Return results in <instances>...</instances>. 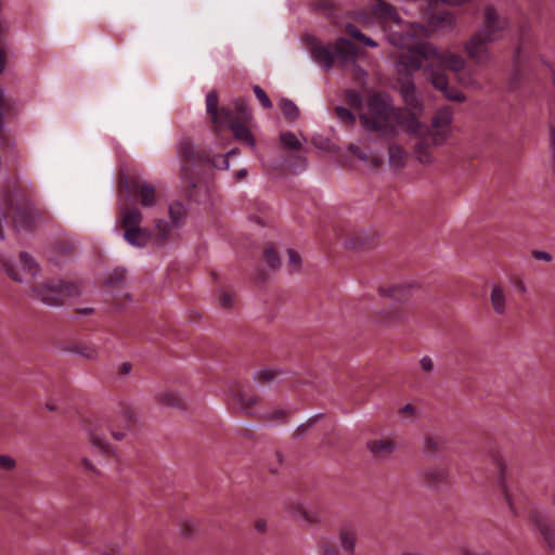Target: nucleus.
<instances>
[{"label":"nucleus","instance_id":"20","mask_svg":"<svg viewBox=\"0 0 555 555\" xmlns=\"http://www.w3.org/2000/svg\"><path fill=\"white\" fill-rule=\"evenodd\" d=\"M490 305L496 315H506L508 311V293L501 284L491 285Z\"/></svg>","mask_w":555,"mask_h":555},{"label":"nucleus","instance_id":"40","mask_svg":"<svg viewBox=\"0 0 555 555\" xmlns=\"http://www.w3.org/2000/svg\"><path fill=\"white\" fill-rule=\"evenodd\" d=\"M126 282V270L124 268L113 269L105 280V284L109 287H120Z\"/></svg>","mask_w":555,"mask_h":555},{"label":"nucleus","instance_id":"41","mask_svg":"<svg viewBox=\"0 0 555 555\" xmlns=\"http://www.w3.org/2000/svg\"><path fill=\"white\" fill-rule=\"evenodd\" d=\"M457 81L464 86L465 88L479 89L480 83L474 77V74L470 69H463L460 73L455 74Z\"/></svg>","mask_w":555,"mask_h":555},{"label":"nucleus","instance_id":"57","mask_svg":"<svg viewBox=\"0 0 555 555\" xmlns=\"http://www.w3.org/2000/svg\"><path fill=\"white\" fill-rule=\"evenodd\" d=\"M420 367L427 376H429L436 366L434 360L429 356H424L420 360Z\"/></svg>","mask_w":555,"mask_h":555},{"label":"nucleus","instance_id":"38","mask_svg":"<svg viewBox=\"0 0 555 555\" xmlns=\"http://www.w3.org/2000/svg\"><path fill=\"white\" fill-rule=\"evenodd\" d=\"M442 447V440L439 436L427 434L424 437L423 451L428 456H435Z\"/></svg>","mask_w":555,"mask_h":555},{"label":"nucleus","instance_id":"24","mask_svg":"<svg viewBox=\"0 0 555 555\" xmlns=\"http://www.w3.org/2000/svg\"><path fill=\"white\" fill-rule=\"evenodd\" d=\"M376 235L371 231H359L352 233L345 240L344 245L346 248L360 250L371 246L375 242Z\"/></svg>","mask_w":555,"mask_h":555},{"label":"nucleus","instance_id":"13","mask_svg":"<svg viewBox=\"0 0 555 555\" xmlns=\"http://www.w3.org/2000/svg\"><path fill=\"white\" fill-rule=\"evenodd\" d=\"M530 526L538 531L548 547H555V527L548 515L540 509H533L529 514Z\"/></svg>","mask_w":555,"mask_h":555},{"label":"nucleus","instance_id":"12","mask_svg":"<svg viewBox=\"0 0 555 555\" xmlns=\"http://www.w3.org/2000/svg\"><path fill=\"white\" fill-rule=\"evenodd\" d=\"M453 120L451 107L439 109L433 117L434 132L430 134L433 145H442L450 137V125Z\"/></svg>","mask_w":555,"mask_h":555},{"label":"nucleus","instance_id":"56","mask_svg":"<svg viewBox=\"0 0 555 555\" xmlns=\"http://www.w3.org/2000/svg\"><path fill=\"white\" fill-rule=\"evenodd\" d=\"M262 418L269 423H283L286 421V412L284 410H275L263 414Z\"/></svg>","mask_w":555,"mask_h":555},{"label":"nucleus","instance_id":"11","mask_svg":"<svg viewBox=\"0 0 555 555\" xmlns=\"http://www.w3.org/2000/svg\"><path fill=\"white\" fill-rule=\"evenodd\" d=\"M426 79L435 89L441 91L448 100L459 103L465 102L466 96L463 92L455 88L449 87L448 75L442 70L435 69L433 65H429L426 68Z\"/></svg>","mask_w":555,"mask_h":555},{"label":"nucleus","instance_id":"58","mask_svg":"<svg viewBox=\"0 0 555 555\" xmlns=\"http://www.w3.org/2000/svg\"><path fill=\"white\" fill-rule=\"evenodd\" d=\"M16 467V461L10 455H0V469L12 472Z\"/></svg>","mask_w":555,"mask_h":555},{"label":"nucleus","instance_id":"59","mask_svg":"<svg viewBox=\"0 0 555 555\" xmlns=\"http://www.w3.org/2000/svg\"><path fill=\"white\" fill-rule=\"evenodd\" d=\"M287 254H288V263H289V266L293 268L294 271L299 270L300 266H301V257H300V255L296 250H294V249H288Z\"/></svg>","mask_w":555,"mask_h":555},{"label":"nucleus","instance_id":"62","mask_svg":"<svg viewBox=\"0 0 555 555\" xmlns=\"http://www.w3.org/2000/svg\"><path fill=\"white\" fill-rule=\"evenodd\" d=\"M155 227H156V229L159 232L162 242H164L166 240V237H167V233L169 231V228H171V224H169V223H167V222H165L163 220H158L156 222Z\"/></svg>","mask_w":555,"mask_h":555},{"label":"nucleus","instance_id":"49","mask_svg":"<svg viewBox=\"0 0 555 555\" xmlns=\"http://www.w3.org/2000/svg\"><path fill=\"white\" fill-rule=\"evenodd\" d=\"M263 257H264L266 262L269 264V267L271 269H276L280 267L281 262H280L279 255L272 246H268L264 249Z\"/></svg>","mask_w":555,"mask_h":555},{"label":"nucleus","instance_id":"32","mask_svg":"<svg viewBox=\"0 0 555 555\" xmlns=\"http://www.w3.org/2000/svg\"><path fill=\"white\" fill-rule=\"evenodd\" d=\"M455 16L449 11L435 13L429 18V25L435 29L451 30L455 26Z\"/></svg>","mask_w":555,"mask_h":555},{"label":"nucleus","instance_id":"37","mask_svg":"<svg viewBox=\"0 0 555 555\" xmlns=\"http://www.w3.org/2000/svg\"><path fill=\"white\" fill-rule=\"evenodd\" d=\"M348 150L358 157L360 160L366 163L367 165L377 168L383 164V158L379 155H371L365 152H363L359 146L356 144H350Z\"/></svg>","mask_w":555,"mask_h":555},{"label":"nucleus","instance_id":"27","mask_svg":"<svg viewBox=\"0 0 555 555\" xmlns=\"http://www.w3.org/2000/svg\"><path fill=\"white\" fill-rule=\"evenodd\" d=\"M233 392L234 401L237 406L247 414H253L255 412V406L259 401V397L254 392L245 389H235Z\"/></svg>","mask_w":555,"mask_h":555},{"label":"nucleus","instance_id":"14","mask_svg":"<svg viewBox=\"0 0 555 555\" xmlns=\"http://www.w3.org/2000/svg\"><path fill=\"white\" fill-rule=\"evenodd\" d=\"M542 55L537 54L535 43L527 36H521L513 52V64L517 70H521L533 60L541 62Z\"/></svg>","mask_w":555,"mask_h":555},{"label":"nucleus","instance_id":"10","mask_svg":"<svg viewBox=\"0 0 555 555\" xmlns=\"http://www.w3.org/2000/svg\"><path fill=\"white\" fill-rule=\"evenodd\" d=\"M427 53V57L433 59L435 69H440L443 73H446V69H449L456 74L466 68V61L460 54L451 51H440L435 46L428 47Z\"/></svg>","mask_w":555,"mask_h":555},{"label":"nucleus","instance_id":"36","mask_svg":"<svg viewBox=\"0 0 555 555\" xmlns=\"http://www.w3.org/2000/svg\"><path fill=\"white\" fill-rule=\"evenodd\" d=\"M224 126H228L232 130L235 139L245 142L253 149L256 146V141L253 133L241 122H225Z\"/></svg>","mask_w":555,"mask_h":555},{"label":"nucleus","instance_id":"28","mask_svg":"<svg viewBox=\"0 0 555 555\" xmlns=\"http://www.w3.org/2000/svg\"><path fill=\"white\" fill-rule=\"evenodd\" d=\"M125 241L134 247H145L152 238V233L144 228L128 229L124 232Z\"/></svg>","mask_w":555,"mask_h":555},{"label":"nucleus","instance_id":"29","mask_svg":"<svg viewBox=\"0 0 555 555\" xmlns=\"http://www.w3.org/2000/svg\"><path fill=\"white\" fill-rule=\"evenodd\" d=\"M119 220L121 227L126 230L141 228L143 215L137 208L121 207L119 209Z\"/></svg>","mask_w":555,"mask_h":555},{"label":"nucleus","instance_id":"30","mask_svg":"<svg viewBox=\"0 0 555 555\" xmlns=\"http://www.w3.org/2000/svg\"><path fill=\"white\" fill-rule=\"evenodd\" d=\"M255 378L258 382L286 380L289 378V372L278 366H266L256 373Z\"/></svg>","mask_w":555,"mask_h":555},{"label":"nucleus","instance_id":"46","mask_svg":"<svg viewBox=\"0 0 555 555\" xmlns=\"http://www.w3.org/2000/svg\"><path fill=\"white\" fill-rule=\"evenodd\" d=\"M158 401L169 408H181L180 398L172 391H165L158 396Z\"/></svg>","mask_w":555,"mask_h":555},{"label":"nucleus","instance_id":"54","mask_svg":"<svg viewBox=\"0 0 555 555\" xmlns=\"http://www.w3.org/2000/svg\"><path fill=\"white\" fill-rule=\"evenodd\" d=\"M492 459L500 472V485L504 489L505 488V470H506L505 462H504L503 457L501 456V454H499V453H493Z\"/></svg>","mask_w":555,"mask_h":555},{"label":"nucleus","instance_id":"55","mask_svg":"<svg viewBox=\"0 0 555 555\" xmlns=\"http://www.w3.org/2000/svg\"><path fill=\"white\" fill-rule=\"evenodd\" d=\"M347 103L353 108H360L363 103L362 95L356 90H349L346 93Z\"/></svg>","mask_w":555,"mask_h":555},{"label":"nucleus","instance_id":"63","mask_svg":"<svg viewBox=\"0 0 555 555\" xmlns=\"http://www.w3.org/2000/svg\"><path fill=\"white\" fill-rule=\"evenodd\" d=\"M315 421H317V417H313V418L309 420L307 423L299 425L295 431L296 437H300V436L305 435L313 426Z\"/></svg>","mask_w":555,"mask_h":555},{"label":"nucleus","instance_id":"61","mask_svg":"<svg viewBox=\"0 0 555 555\" xmlns=\"http://www.w3.org/2000/svg\"><path fill=\"white\" fill-rule=\"evenodd\" d=\"M3 269L5 270V272L8 273V275L17 281V282H23L24 281V278L18 273V271L13 267L11 266L9 262H3Z\"/></svg>","mask_w":555,"mask_h":555},{"label":"nucleus","instance_id":"53","mask_svg":"<svg viewBox=\"0 0 555 555\" xmlns=\"http://www.w3.org/2000/svg\"><path fill=\"white\" fill-rule=\"evenodd\" d=\"M234 297L229 291L221 289L218 293V304L221 308L230 309L233 307Z\"/></svg>","mask_w":555,"mask_h":555},{"label":"nucleus","instance_id":"35","mask_svg":"<svg viewBox=\"0 0 555 555\" xmlns=\"http://www.w3.org/2000/svg\"><path fill=\"white\" fill-rule=\"evenodd\" d=\"M388 163L389 166L396 169L402 168L405 166L408 153L400 145L392 143L388 147Z\"/></svg>","mask_w":555,"mask_h":555},{"label":"nucleus","instance_id":"18","mask_svg":"<svg viewBox=\"0 0 555 555\" xmlns=\"http://www.w3.org/2000/svg\"><path fill=\"white\" fill-rule=\"evenodd\" d=\"M310 54L312 60L324 70L328 72L334 67L335 55L330 46L322 44L317 39H313Z\"/></svg>","mask_w":555,"mask_h":555},{"label":"nucleus","instance_id":"25","mask_svg":"<svg viewBox=\"0 0 555 555\" xmlns=\"http://www.w3.org/2000/svg\"><path fill=\"white\" fill-rule=\"evenodd\" d=\"M334 53L341 63L354 61L358 55L357 47L348 39L338 38L334 43Z\"/></svg>","mask_w":555,"mask_h":555},{"label":"nucleus","instance_id":"2","mask_svg":"<svg viewBox=\"0 0 555 555\" xmlns=\"http://www.w3.org/2000/svg\"><path fill=\"white\" fill-rule=\"evenodd\" d=\"M135 424L134 413L129 408H122L111 420H101L94 425L89 435L90 443L106 453L109 451V443L103 436V430L107 429L116 441H121L131 433Z\"/></svg>","mask_w":555,"mask_h":555},{"label":"nucleus","instance_id":"4","mask_svg":"<svg viewBox=\"0 0 555 555\" xmlns=\"http://www.w3.org/2000/svg\"><path fill=\"white\" fill-rule=\"evenodd\" d=\"M7 206L13 211V223L17 231L31 229L39 212L30 196L20 189L5 194Z\"/></svg>","mask_w":555,"mask_h":555},{"label":"nucleus","instance_id":"31","mask_svg":"<svg viewBox=\"0 0 555 555\" xmlns=\"http://www.w3.org/2000/svg\"><path fill=\"white\" fill-rule=\"evenodd\" d=\"M14 102L4 89H0V142H4V118L13 114Z\"/></svg>","mask_w":555,"mask_h":555},{"label":"nucleus","instance_id":"43","mask_svg":"<svg viewBox=\"0 0 555 555\" xmlns=\"http://www.w3.org/2000/svg\"><path fill=\"white\" fill-rule=\"evenodd\" d=\"M20 260L22 269L26 274L30 276H36L38 274L39 266L27 253H21Z\"/></svg>","mask_w":555,"mask_h":555},{"label":"nucleus","instance_id":"33","mask_svg":"<svg viewBox=\"0 0 555 555\" xmlns=\"http://www.w3.org/2000/svg\"><path fill=\"white\" fill-rule=\"evenodd\" d=\"M229 106L231 107V118L227 122L247 121L251 116L247 103L243 99L234 100Z\"/></svg>","mask_w":555,"mask_h":555},{"label":"nucleus","instance_id":"26","mask_svg":"<svg viewBox=\"0 0 555 555\" xmlns=\"http://www.w3.org/2000/svg\"><path fill=\"white\" fill-rule=\"evenodd\" d=\"M374 1L375 2L372 4V12L376 17L383 22H395L400 24V16L395 7L383 0Z\"/></svg>","mask_w":555,"mask_h":555},{"label":"nucleus","instance_id":"51","mask_svg":"<svg viewBox=\"0 0 555 555\" xmlns=\"http://www.w3.org/2000/svg\"><path fill=\"white\" fill-rule=\"evenodd\" d=\"M335 113L337 118L345 124L352 125L356 121L354 115L346 107L344 106H337L335 108Z\"/></svg>","mask_w":555,"mask_h":555},{"label":"nucleus","instance_id":"23","mask_svg":"<svg viewBox=\"0 0 555 555\" xmlns=\"http://www.w3.org/2000/svg\"><path fill=\"white\" fill-rule=\"evenodd\" d=\"M366 446L373 457L378 461L388 459L396 449L395 442L390 439H373Z\"/></svg>","mask_w":555,"mask_h":555},{"label":"nucleus","instance_id":"42","mask_svg":"<svg viewBox=\"0 0 555 555\" xmlns=\"http://www.w3.org/2000/svg\"><path fill=\"white\" fill-rule=\"evenodd\" d=\"M346 31L366 47L376 48L378 43L372 38L362 34L353 24H347Z\"/></svg>","mask_w":555,"mask_h":555},{"label":"nucleus","instance_id":"48","mask_svg":"<svg viewBox=\"0 0 555 555\" xmlns=\"http://www.w3.org/2000/svg\"><path fill=\"white\" fill-rule=\"evenodd\" d=\"M427 146H428V144H427L426 140H422L416 145L415 153H416L417 159L422 164H430L433 160L431 155L427 151Z\"/></svg>","mask_w":555,"mask_h":555},{"label":"nucleus","instance_id":"15","mask_svg":"<svg viewBox=\"0 0 555 555\" xmlns=\"http://www.w3.org/2000/svg\"><path fill=\"white\" fill-rule=\"evenodd\" d=\"M398 91L405 105V111L409 112H423L424 104L421 96L417 94L415 83L411 77L398 78Z\"/></svg>","mask_w":555,"mask_h":555},{"label":"nucleus","instance_id":"45","mask_svg":"<svg viewBox=\"0 0 555 555\" xmlns=\"http://www.w3.org/2000/svg\"><path fill=\"white\" fill-rule=\"evenodd\" d=\"M280 140L283 143V145L289 150L300 151L302 149L301 142L291 131L282 132L280 135Z\"/></svg>","mask_w":555,"mask_h":555},{"label":"nucleus","instance_id":"9","mask_svg":"<svg viewBox=\"0 0 555 555\" xmlns=\"http://www.w3.org/2000/svg\"><path fill=\"white\" fill-rule=\"evenodd\" d=\"M492 43L474 31L463 43L464 52L476 66H486L493 62L494 55L491 52Z\"/></svg>","mask_w":555,"mask_h":555},{"label":"nucleus","instance_id":"21","mask_svg":"<svg viewBox=\"0 0 555 555\" xmlns=\"http://www.w3.org/2000/svg\"><path fill=\"white\" fill-rule=\"evenodd\" d=\"M127 188L129 185L127 184ZM131 191L139 197L140 204L144 207H152L156 204V191L153 184L146 181H133L130 185Z\"/></svg>","mask_w":555,"mask_h":555},{"label":"nucleus","instance_id":"6","mask_svg":"<svg viewBox=\"0 0 555 555\" xmlns=\"http://www.w3.org/2000/svg\"><path fill=\"white\" fill-rule=\"evenodd\" d=\"M434 47L429 42L416 43L413 48H409L402 52L396 62L397 72L400 77H411L412 75L423 67L424 75L426 76V68L433 63L431 57H427V48Z\"/></svg>","mask_w":555,"mask_h":555},{"label":"nucleus","instance_id":"47","mask_svg":"<svg viewBox=\"0 0 555 555\" xmlns=\"http://www.w3.org/2000/svg\"><path fill=\"white\" fill-rule=\"evenodd\" d=\"M319 555H340L337 546L327 539H322L318 543Z\"/></svg>","mask_w":555,"mask_h":555},{"label":"nucleus","instance_id":"50","mask_svg":"<svg viewBox=\"0 0 555 555\" xmlns=\"http://www.w3.org/2000/svg\"><path fill=\"white\" fill-rule=\"evenodd\" d=\"M237 153L236 149H232L224 156L218 157V160H212L211 165L218 169L228 170L230 167L229 157L237 155Z\"/></svg>","mask_w":555,"mask_h":555},{"label":"nucleus","instance_id":"5","mask_svg":"<svg viewBox=\"0 0 555 555\" xmlns=\"http://www.w3.org/2000/svg\"><path fill=\"white\" fill-rule=\"evenodd\" d=\"M79 294L78 285L60 280L41 283L31 289V297L34 299L50 307L63 305L66 299Z\"/></svg>","mask_w":555,"mask_h":555},{"label":"nucleus","instance_id":"16","mask_svg":"<svg viewBox=\"0 0 555 555\" xmlns=\"http://www.w3.org/2000/svg\"><path fill=\"white\" fill-rule=\"evenodd\" d=\"M218 105L219 99L217 92L215 90L208 92L206 95V111L217 128L224 126L227 120L231 118V107L223 106L219 108Z\"/></svg>","mask_w":555,"mask_h":555},{"label":"nucleus","instance_id":"19","mask_svg":"<svg viewBox=\"0 0 555 555\" xmlns=\"http://www.w3.org/2000/svg\"><path fill=\"white\" fill-rule=\"evenodd\" d=\"M288 512L297 520L302 521L307 525H318L322 521L321 513L304 503H293L288 507Z\"/></svg>","mask_w":555,"mask_h":555},{"label":"nucleus","instance_id":"60","mask_svg":"<svg viewBox=\"0 0 555 555\" xmlns=\"http://www.w3.org/2000/svg\"><path fill=\"white\" fill-rule=\"evenodd\" d=\"M73 351L86 359H93L96 357V351L92 347H75L73 348Z\"/></svg>","mask_w":555,"mask_h":555},{"label":"nucleus","instance_id":"52","mask_svg":"<svg viewBox=\"0 0 555 555\" xmlns=\"http://www.w3.org/2000/svg\"><path fill=\"white\" fill-rule=\"evenodd\" d=\"M253 91L263 108H272V102L260 86H254Z\"/></svg>","mask_w":555,"mask_h":555},{"label":"nucleus","instance_id":"39","mask_svg":"<svg viewBox=\"0 0 555 555\" xmlns=\"http://www.w3.org/2000/svg\"><path fill=\"white\" fill-rule=\"evenodd\" d=\"M169 216L171 219V227H179L186 216L185 207L179 202L171 204L169 206Z\"/></svg>","mask_w":555,"mask_h":555},{"label":"nucleus","instance_id":"22","mask_svg":"<svg viewBox=\"0 0 555 555\" xmlns=\"http://www.w3.org/2000/svg\"><path fill=\"white\" fill-rule=\"evenodd\" d=\"M338 540L346 555H354L358 542V531L351 525H344L338 530Z\"/></svg>","mask_w":555,"mask_h":555},{"label":"nucleus","instance_id":"34","mask_svg":"<svg viewBox=\"0 0 555 555\" xmlns=\"http://www.w3.org/2000/svg\"><path fill=\"white\" fill-rule=\"evenodd\" d=\"M422 477L429 486H437L447 481L449 470L446 467L433 466L423 470Z\"/></svg>","mask_w":555,"mask_h":555},{"label":"nucleus","instance_id":"1","mask_svg":"<svg viewBox=\"0 0 555 555\" xmlns=\"http://www.w3.org/2000/svg\"><path fill=\"white\" fill-rule=\"evenodd\" d=\"M400 117V109L393 107L391 96L384 92H374L367 100V112L359 115L360 122L369 131L382 135H391L396 132V120Z\"/></svg>","mask_w":555,"mask_h":555},{"label":"nucleus","instance_id":"44","mask_svg":"<svg viewBox=\"0 0 555 555\" xmlns=\"http://www.w3.org/2000/svg\"><path fill=\"white\" fill-rule=\"evenodd\" d=\"M280 107L284 114V116L289 120H295L299 116V108L297 105L289 99H282L280 101Z\"/></svg>","mask_w":555,"mask_h":555},{"label":"nucleus","instance_id":"64","mask_svg":"<svg viewBox=\"0 0 555 555\" xmlns=\"http://www.w3.org/2000/svg\"><path fill=\"white\" fill-rule=\"evenodd\" d=\"M460 555H492L489 551H474L468 547H462Z\"/></svg>","mask_w":555,"mask_h":555},{"label":"nucleus","instance_id":"8","mask_svg":"<svg viewBox=\"0 0 555 555\" xmlns=\"http://www.w3.org/2000/svg\"><path fill=\"white\" fill-rule=\"evenodd\" d=\"M177 154L181 164V179L189 188H195V179L191 177V167L196 163L210 162L209 156L203 151H196L188 139L181 140L177 145Z\"/></svg>","mask_w":555,"mask_h":555},{"label":"nucleus","instance_id":"7","mask_svg":"<svg viewBox=\"0 0 555 555\" xmlns=\"http://www.w3.org/2000/svg\"><path fill=\"white\" fill-rule=\"evenodd\" d=\"M508 27L507 17L501 15L493 5H486L482 11V22L475 31L494 43L504 39Z\"/></svg>","mask_w":555,"mask_h":555},{"label":"nucleus","instance_id":"17","mask_svg":"<svg viewBox=\"0 0 555 555\" xmlns=\"http://www.w3.org/2000/svg\"><path fill=\"white\" fill-rule=\"evenodd\" d=\"M422 112H409L400 109V117L396 120V127L401 126L408 133L423 137L428 128L418 119Z\"/></svg>","mask_w":555,"mask_h":555},{"label":"nucleus","instance_id":"3","mask_svg":"<svg viewBox=\"0 0 555 555\" xmlns=\"http://www.w3.org/2000/svg\"><path fill=\"white\" fill-rule=\"evenodd\" d=\"M411 293L412 287L405 285L379 287L380 296L393 302L375 312V322L386 327H395L403 323L408 319L404 305L410 300Z\"/></svg>","mask_w":555,"mask_h":555}]
</instances>
